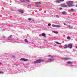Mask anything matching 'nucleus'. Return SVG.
Listing matches in <instances>:
<instances>
[{"label": "nucleus", "instance_id": "nucleus-35", "mask_svg": "<svg viewBox=\"0 0 77 77\" xmlns=\"http://www.w3.org/2000/svg\"><path fill=\"white\" fill-rule=\"evenodd\" d=\"M76 7H77V5H76Z\"/></svg>", "mask_w": 77, "mask_h": 77}, {"label": "nucleus", "instance_id": "nucleus-8", "mask_svg": "<svg viewBox=\"0 0 77 77\" xmlns=\"http://www.w3.org/2000/svg\"><path fill=\"white\" fill-rule=\"evenodd\" d=\"M20 60H21L22 61H28V60H27V59H23V58H21V59H20Z\"/></svg>", "mask_w": 77, "mask_h": 77}, {"label": "nucleus", "instance_id": "nucleus-36", "mask_svg": "<svg viewBox=\"0 0 77 77\" xmlns=\"http://www.w3.org/2000/svg\"><path fill=\"white\" fill-rule=\"evenodd\" d=\"M13 57H15V56H13Z\"/></svg>", "mask_w": 77, "mask_h": 77}, {"label": "nucleus", "instance_id": "nucleus-28", "mask_svg": "<svg viewBox=\"0 0 77 77\" xmlns=\"http://www.w3.org/2000/svg\"><path fill=\"white\" fill-rule=\"evenodd\" d=\"M27 2H30V1H29V0H27Z\"/></svg>", "mask_w": 77, "mask_h": 77}, {"label": "nucleus", "instance_id": "nucleus-22", "mask_svg": "<svg viewBox=\"0 0 77 77\" xmlns=\"http://www.w3.org/2000/svg\"><path fill=\"white\" fill-rule=\"evenodd\" d=\"M28 20H29V21H31V20H32V19L29 18V19H28Z\"/></svg>", "mask_w": 77, "mask_h": 77}, {"label": "nucleus", "instance_id": "nucleus-25", "mask_svg": "<svg viewBox=\"0 0 77 77\" xmlns=\"http://www.w3.org/2000/svg\"><path fill=\"white\" fill-rule=\"evenodd\" d=\"M55 43H56L57 44H60V43H58L57 42H55Z\"/></svg>", "mask_w": 77, "mask_h": 77}, {"label": "nucleus", "instance_id": "nucleus-10", "mask_svg": "<svg viewBox=\"0 0 77 77\" xmlns=\"http://www.w3.org/2000/svg\"><path fill=\"white\" fill-rule=\"evenodd\" d=\"M42 36H43L44 37H46V35L44 33H42V34L41 35Z\"/></svg>", "mask_w": 77, "mask_h": 77}, {"label": "nucleus", "instance_id": "nucleus-11", "mask_svg": "<svg viewBox=\"0 0 77 77\" xmlns=\"http://www.w3.org/2000/svg\"><path fill=\"white\" fill-rule=\"evenodd\" d=\"M67 63L68 64H70V65H72V63L71 62H67Z\"/></svg>", "mask_w": 77, "mask_h": 77}, {"label": "nucleus", "instance_id": "nucleus-24", "mask_svg": "<svg viewBox=\"0 0 77 77\" xmlns=\"http://www.w3.org/2000/svg\"><path fill=\"white\" fill-rule=\"evenodd\" d=\"M48 26H51V23H48Z\"/></svg>", "mask_w": 77, "mask_h": 77}, {"label": "nucleus", "instance_id": "nucleus-34", "mask_svg": "<svg viewBox=\"0 0 77 77\" xmlns=\"http://www.w3.org/2000/svg\"><path fill=\"white\" fill-rule=\"evenodd\" d=\"M75 48H77V46H75Z\"/></svg>", "mask_w": 77, "mask_h": 77}, {"label": "nucleus", "instance_id": "nucleus-29", "mask_svg": "<svg viewBox=\"0 0 77 77\" xmlns=\"http://www.w3.org/2000/svg\"><path fill=\"white\" fill-rule=\"evenodd\" d=\"M60 10H61L62 9V8H60Z\"/></svg>", "mask_w": 77, "mask_h": 77}, {"label": "nucleus", "instance_id": "nucleus-31", "mask_svg": "<svg viewBox=\"0 0 77 77\" xmlns=\"http://www.w3.org/2000/svg\"><path fill=\"white\" fill-rule=\"evenodd\" d=\"M63 24H64V25H65V23H63Z\"/></svg>", "mask_w": 77, "mask_h": 77}, {"label": "nucleus", "instance_id": "nucleus-4", "mask_svg": "<svg viewBox=\"0 0 77 77\" xmlns=\"http://www.w3.org/2000/svg\"><path fill=\"white\" fill-rule=\"evenodd\" d=\"M52 26L53 27H56V28H58V27H61V26L60 25H55L54 24H53L52 25Z\"/></svg>", "mask_w": 77, "mask_h": 77}, {"label": "nucleus", "instance_id": "nucleus-12", "mask_svg": "<svg viewBox=\"0 0 77 77\" xmlns=\"http://www.w3.org/2000/svg\"><path fill=\"white\" fill-rule=\"evenodd\" d=\"M19 11L21 13H23V10H19Z\"/></svg>", "mask_w": 77, "mask_h": 77}, {"label": "nucleus", "instance_id": "nucleus-6", "mask_svg": "<svg viewBox=\"0 0 77 77\" xmlns=\"http://www.w3.org/2000/svg\"><path fill=\"white\" fill-rule=\"evenodd\" d=\"M60 6L61 7H62L63 8L67 7V5H66V4H60Z\"/></svg>", "mask_w": 77, "mask_h": 77}, {"label": "nucleus", "instance_id": "nucleus-19", "mask_svg": "<svg viewBox=\"0 0 77 77\" xmlns=\"http://www.w3.org/2000/svg\"><path fill=\"white\" fill-rule=\"evenodd\" d=\"M67 38L69 40H70L71 39V38L69 37V36H67Z\"/></svg>", "mask_w": 77, "mask_h": 77}, {"label": "nucleus", "instance_id": "nucleus-7", "mask_svg": "<svg viewBox=\"0 0 77 77\" xmlns=\"http://www.w3.org/2000/svg\"><path fill=\"white\" fill-rule=\"evenodd\" d=\"M67 46L69 48H72V44H69Z\"/></svg>", "mask_w": 77, "mask_h": 77}, {"label": "nucleus", "instance_id": "nucleus-30", "mask_svg": "<svg viewBox=\"0 0 77 77\" xmlns=\"http://www.w3.org/2000/svg\"><path fill=\"white\" fill-rule=\"evenodd\" d=\"M68 26L69 27H70V25H68Z\"/></svg>", "mask_w": 77, "mask_h": 77}, {"label": "nucleus", "instance_id": "nucleus-17", "mask_svg": "<svg viewBox=\"0 0 77 77\" xmlns=\"http://www.w3.org/2000/svg\"><path fill=\"white\" fill-rule=\"evenodd\" d=\"M12 35H11L10 36H9L8 38H10V39H11V38H12Z\"/></svg>", "mask_w": 77, "mask_h": 77}, {"label": "nucleus", "instance_id": "nucleus-20", "mask_svg": "<svg viewBox=\"0 0 77 77\" xmlns=\"http://www.w3.org/2000/svg\"><path fill=\"white\" fill-rule=\"evenodd\" d=\"M54 17H56L57 18H59V16L58 15H55Z\"/></svg>", "mask_w": 77, "mask_h": 77}, {"label": "nucleus", "instance_id": "nucleus-26", "mask_svg": "<svg viewBox=\"0 0 77 77\" xmlns=\"http://www.w3.org/2000/svg\"><path fill=\"white\" fill-rule=\"evenodd\" d=\"M66 13V12L65 11H64L63 12H62V14H65Z\"/></svg>", "mask_w": 77, "mask_h": 77}, {"label": "nucleus", "instance_id": "nucleus-1", "mask_svg": "<svg viewBox=\"0 0 77 77\" xmlns=\"http://www.w3.org/2000/svg\"><path fill=\"white\" fill-rule=\"evenodd\" d=\"M66 3L67 4V5L69 7H72L74 6L72 4L74 3L73 1H70L69 2H67Z\"/></svg>", "mask_w": 77, "mask_h": 77}, {"label": "nucleus", "instance_id": "nucleus-32", "mask_svg": "<svg viewBox=\"0 0 77 77\" xmlns=\"http://www.w3.org/2000/svg\"><path fill=\"white\" fill-rule=\"evenodd\" d=\"M30 6V5H28V6Z\"/></svg>", "mask_w": 77, "mask_h": 77}, {"label": "nucleus", "instance_id": "nucleus-23", "mask_svg": "<svg viewBox=\"0 0 77 77\" xmlns=\"http://www.w3.org/2000/svg\"><path fill=\"white\" fill-rule=\"evenodd\" d=\"M25 42H28V41H27V40L26 39H25Z\"/></svg>", "mask_w": 77, "mask_h": 77}, {"label": "nucleus", "instance_id": "nucleus-33", "mask_svg": "<svg viewBox=\"0 0 77 77\" xmlns=\"http://www.w3.org/2000/svg\"><path fill=\"white\" fill-rule=\"evenodd\" d=\"M2 64V63H0V65Z\"/></svg>", "mask_w": 77, "mask_h": 77}, {"label": "nucleus", "instance_id": "nucleus-18", "mask_svg": "<svg viewBox=\"0 0 77 77\" xmlns=\"http://www.w3.org/2000/svg\"><path fill=\"white\" fill-rule=\"evenodd\" d=\"M37 7H38L39 8H40L41 7V6L39 5H36Z\"/></svg>", "mask_w": 77, "mask_h": 77}, {"label": "nucleus", "instance_id": "nucleus-5", "mask_svg": "<svg viewBox=\"0 0 77 77\" xmlns=\"http://www.w3.org/2000/svg\"><path fill=\"white\" fill-rule=\"evenodd\" d=\"M64 1V0H57L56 2L57 3H60L61 2H63Z\"/></svg>", "mask_w": 77, "mask_h": 77}, {"label": "nucleus", "instance_id": "nucleus-3", "mask_svg": "<svg viewBox=\"0 0 77 77\" xmlns=\"http://www.w3.org/2000/svg\"><path fill=\"white\" fill-rule=\"evenodd\" d=\"M45 61V60H41L40 59L37 60L36 61H35V63H41L42 62H44Z\"/></svg>", "mask_w": 77, "mask_h": 77}, {"label": "nucleus", "instance_id": "nucleus-27", "mask_svg": "<svg viewBox=\"0 0 77 77\" xmlns=\"http://www.w3.org/2000/svg\"><path fill=\"white\" fill-rule=\"evenodd\" d=\"M71 10L72 11H73L74 10V9H71Z\"/></svg>", "mask_w": 77, "mask_h": 77}, {"label": "nucleus", "instance_id": "nucleus-14", "mask_svg": "<svg viewBox=\"0 0 77 77\" xmlns=\"http://www.w3.org/2000/svg\"><path fill=\"white\" fill-rule=\"evenodd\" d=\"M20 2H25V0H20Z\"/></svg>", "mask_w": 77, "mask_h": 77}, {"label": "nucleus", "instance_id": "nucleus-21", "mask_svg": "<svg viewBox=\"0 0 77 77\" xmlns=\"http://www.w3.org/2000/svg\"><path fill=\"white\" fill-rule=\"evenodd\" d=\"M4 73L3 72H2V71H0V74H3Z\"/></svg>", "mask_w": 77, "mask_h": 77}, {"label": "nucleus", "instance_id": "nucleus-9", "mask_svg": "<svg viewBox=\"0 0 77 77\" xmlns=\"http://www.w3.org/2000/svg\"><path fill=\"white\" fill-rule=\"evenodd\" d=\"M63 59L64 60H68L69 59V58L68 57L63 58Z\"/></svg>", "mask_w": 77, "mask_h": 77}, {"label": "nucleus", "instance_id": "nucleus-15", "mask_svg": "<svg viewBox=\"0 0 77 77\" xmlns=\"http://www.w3.org/2000/svg\"><path fill=\"white\" fill-rule=\"evenodd\" d=\"M67 46H67L66 45H64V48H66Z\"/></svg>", "mask_w": 77, "mask_h": 77}, {"label": "nucleus", "instance_id": "nucleus-16", "mask_svg": "<svg viewBox=\"0 0 77 77\" xmlns=\"http://www.w3.org/2000/svg\"><path fill=\"white\" fill-rule=\"evenodd\" d=\"M35 3H36L37 4H41L40 2H35Z\"/></svg>", "mask_w": 77, "mask_h": 77}, {"label": "nucleus", "instance_id": "nucleus-2", "mask_svg": "<svg viewBox=\"0 0 77 77\" xmlns=\"http://www.w3.org/2000/svg\"><path fill=\"white\" fill-rule=\"evenodd\" d=\"M49 58H50V59H48V60H49L47 62H51L54 60V59H53V57L51 55H49Z\"/></svg>", "mask_w": 77, "mask_h": 77}, {"label": "nucleus", "instance_id": "nucleus-13", "mask_svg": "<svg viewBox=\"0 0 77 77\" xmlns=\"http://www.w3.org/2000/svg\"><path fill=\"white\" fill-rule=\"evenodd\" d=\"M53 32H54L55 34H58L59 33V32H58L57 31H53Z\"/></svg>", "mask_w": 77, "mask_h": 77}]
</instances>
